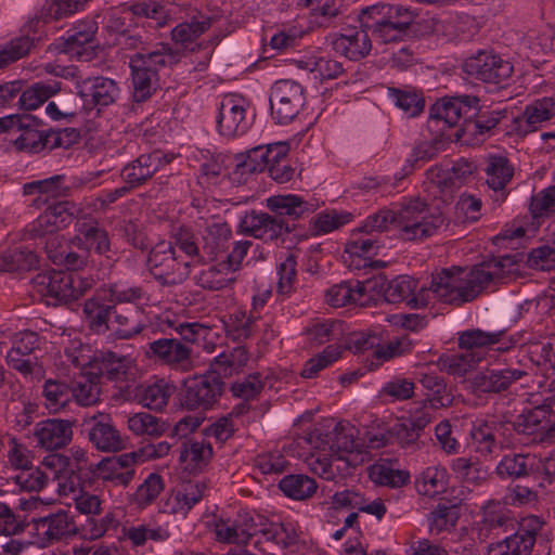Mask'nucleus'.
Segmentation results:
<instances>
[{"label":"nucleus","instance_id":"nucleus-1","mask_svg":"<svg viewBox=\"0 0 555 555\" xmlns=\"http://www.w3.org/2000/svg\"><path fill=\"white\" fill-rule=\"evenodd\" d=\"M514 263L511 256L491 258L474 266L468 272L457 268L442 269L431 275L430 292L435 299L455 307L476 299L496 276L503 274L506 266Z\"/></svg>","mask_w":555,"mask_h":555},{"label":"nucleus","instance_id":"nucleus-2","mask_svg":"<svg viewBox=\"0 0 555 555\" xmlns=\"http://www.w3.org/2000/svg\"><path fill=\"white\" fill-rule=\"evenodd\" d=\"M444 221L438 207L430 208L425 201L416 197L404 201L396 212L379 210L369 216L358 231L369 235L383 232L388 229V224L395 223L402 240L423 241L433 236Z\"/></svg>","mask_w":555,"mask_h":555},{"label":"nucleus","instance_id":"nucleus-3","mask_svg":"<svg viewBox=\"0 0 555 555\" xmlns=\"http://www.w3.org/2000/svg\"><path fill=\"white\" fill-rule=\"evenodd\" d=\"M266 205L275 214L274 216L251 209L242 217L238 224L241 233L264 243L276 242L294 230L285 222L284 216L297 220L312 214L317 208L314 204L304 201L296 194L270 196L266 199Z\"/></svg>","mask_w":555,"mask_h":555},{"label":"nucleus","instance_id":"nucleus-4","mask_svg":"<svg viewBox=\"0 0 555 555\" xmlns=\"http://www.w3.org/2000/svg\"><path fill=\"white\" fill-rule=\"evenodd\" d=\"M480 100L476 95H456L443 99L430 107L431 122H443L448 127H459L455 137L460 139L463 132L470 131L485 135L508 118L506 109H480Z\"/></svg>","mask_w":555,"mask_h":555},{"label":"nucleus","instance_id":"nucleus-5","mask_svg":"<svg viewBox=\"0 0 555 555\" xmlns=\"http://www.w3.org/2000/svg\"><path fill=\"white\" fill-rule=\"evenodd\" d=\"M356 434L357 429L353 426L337 424L327 436V441L322 439V433L319 429H314L300 437L298 443L300 444L302 440L315 449L323 447L324 443L328 444L331 457L323 461L318 460V462L321 466L322 477L332 479L335 472L349 474L350 468L354 467L350 456L354 452H359L361 447Z\"/></svg>","mask_w":555,"mask_h":555},{"label":"nucleus","instance_id":"nucleus-6","mask_svg":"<svg viewBox=\"0 0 555 555\" xmlns=\"http://www.w3.org/2000/svg\"><path fill=\"white\" fill-rule=\"evenodd\" d=\"M95 280L80 273L64 271H47L31 279L35 292L47 299L48 305L68 304L77 300L90 291Z\"/></svg>","mask_w":555,"mask_h":555},{"label":"nucleus","instance_id":"nucleus-7","mask_svg":"<svg viewBox=\"0 0 555 555\" xmlns=\"http://www.w3.org/2000/svg\"><path fill=\"white\" fill-rule=\"evenodd\" d=\"M225 384L216 375L204 373L184 379L180 391L181 405L189 411L212 409L223 395Z\"/></svg>","mask_w":555,"mask_h":555},{"label":"nucleus","instance_id":"nucleus-8","mask_svg":"<svg viewBox=\"0 0 555 555\" xmlns=\"http://www.w3.org/2000/svg\"><path fill=\"white\" fill-rule=\"evenodd\" d=\"M463 72L470 78L486 83H505L514 73L513 64L493 50H479L462 64Z\"/></svg>","mask_w":555,"mask_h":555},{"label":"nucleus","instance_id":"nucleus-9","mask_svg":"<svg viewBox=\"0 0 555 555\" xmlns=\"http://www.w3.org/2000/svg\"><path fill=\"white\" fill-rule=\"evenodd\" d=\"M147 269L153 278L163 286L181 284L188 276V262L176 256L171 242H160L150 251Z\"/></svg>","mask_w":555,"mask_h":555},{"label":"nucleus","instance_id":"nucleus-10","mask_svg":"<svg viewBox=\"0 0 555 555\" xmlns=\"http://www.w3.org/2000/svg\"><path fill=\"white\" fill-rule=\"evenodd\" d=\"M269 101L272 118L278 124H288L306 103L305 89L292 79L278 80L271 88Z\"/></svg>","mask_w":555,"mask_h":555},{"label":"nucleus","instance_id":"nucleus-11","mask_svg":"<svg viewBox=\"0 0 555 555\" xmlns=\"http://www.w3.org/2000/svg\"><path fill=\"white\" fill-rule=\"evenodd\" d=\"M512 427L518 435L532 436L533 442L555 441V413L548 404L524 410L512 422Z\"/></svg>","mask_w":555,"mask_h":555},{"label":"nucleus","instance_id":"nucleus-12","mask_svg":"<svg viewBox=\"0 0 555 555\" xmlns=\"http://www.w3.org/2000/svg\"><path fill=\"white\" fill-rule=\"evenodd\" d=\"M544 521L534 515L524 517L513 533L491 548L492 555H530Z\"/></svg>","mask_w":555,"mask_h":555},{"label":"nucleus","instance_id":"nucleus-13","mask_svg":"<svg viewBox=\"0 0 555 555\" xmlns=\"http://www.w3.org/2000/svg\"><path fill=\"white\" fill-rule=\"evenodd\" d=\"M247 106L248 103L242 95H224L219 103L216 117L218 132L227 138L244 134L249 128L246 118Z\"/></svg>","mask_w":555,"mask_h":555},{"label":"nucleus","instance_id":"nucleus-14","mask_svg":"<svg viewBox=\"0 0 555 555\" xmlns=\"http://www.w3.org/2000/svg\"><path fill=\"white\" fill-rule=\"evenodd\" d=\"M82 431L87 433L89 441L101 451L116 452L124 448V440L106 413H98L86 417Z\"/></svg>","mask_w":555,"mask_h":555},{"label":"nucleus","instance_id":"nucleus-15","mask_svg":"<svg viewBox=\"0 0 555 555\" xmlns=\"http://www.w3.org/2000/svg\"><path fill=\"white\" fill-rule=\"evenodd\" d=\"M172 157L155 150L151 153L139 155L121 169L120 177L130 188H139L158 172L164 166L170 164Z\"/></svg>","mask_w":555,"mask_h":555},{"label":"nucleus","instance_id":"nucleus-16","mask_svg":"<svg viewBox=\"0 0 555 555\" xmlns=\"http://www.w3.org/2000/svg\"><path fill=\"white\" fill-rule=\"evenodd\" d=\"M173 370L188 372L193 367L192 349L178 338H159L149 343L146 352Z\"/></svg>","mask_w":555,"mask_h":555},{"label":"nucleus","instance_id":"nucleus-17","mask_svg":"<svg viewBox=\"0 0 555 555\" xmlns=\"http://www.w3.org/2000/svg\"><path fill=\"white\" fill-rule=\"evenodd\" d=\"M526 375L527 372L520 369H491L476 373L469 384L474 393H501Z\"/></svg>","mask_w":555,"mask_h":555},{"label":"nucleus","instance_id":"nucleus-18","mask_svg":"<svg viewBox=\"0 0 555 555\" xmlns=\"http://www.w3.org/2000/svg\"><path fill=\"white\" fill-rule=\"evenodd\" d=\"M555 116V99L544 96L528 104L524 112L513 118V127L507 133H516L526 137L535 131L540 124L552 119Z\"/></svg>","mask_w":555,"mask_h":555},{"label":"nucleus","instance_id":"nucleus-19","mask_svg":"<svg viewBox=\"0 0 555 555\" xmlns=\"http://www.w3.org/2000/svg\"><path fill=\"white\" fill-rule=\"evenodd\" d=\"M137 456L135 452H131L101 460L93 467L92 482L102 479L117 486H128L134 475L131 466L135 463Z\"/></svg>","mask_w":555,"mask_h":555},{"label":"nucleus","instance_id":"nucleus-20","mask_svg":"<svg viewBox=\"0 0 555 555\" xmlns=\"http://www.w3.org/2000/svg\"><path fill=\"white\" fill-rule=\"evenodd\" d=\"M74 422L62 418H47L34 428L37 444L48 451L65 448L73 439Z\"/></svg>","mask_w":555,"mask_h":555},{"label":"nucleus","instance_id":"nucleus-21","mask_svg":"<svg viewBox=\"0 0 555 555\" xmlns=\"http://www.w3.org/2000/svg\"><path fill=\"white\" fill-rule=\"evenodd\" d=\"M77 234L72 240V244L79 249H83L88 255L90 250L99 255H105L111 249V242L107 231L94 219H83L78 221Z\"/></svg>","mask_w":555,"mask_h":555},{"label":"nucleus","instance_id":"nucleus-22","mask_svg":"<svg viewBox=\"0 0 555 555\" xmlns=\"http://www.w3.org/2000/svg\"><path fill=\"white\" fill-rule=\"evenodd\" d=\"M78 95L94 106L106 107L117 101L120 89L117 82L107 77L87 78L78 85Z\"/></svg>","mask_w":555,"mask_h":555},{"label":"nucleus","instance_id":"nucleus-23","mask_svg":"<svg viewBox=\"0 0 555 555\" xmlns=\"http://www.w3.org/2000/svg\"><path fill=\"white\" fill-rule=\"evenodd\" d=\"M65 176L55 175L47 179L36 180L23 185L24 195H37L30 206L41 208L51 201L59 197L67 196L69 188L64 184Z\"/></svg>","mask_w":555,"mask_h":555},{"label":"nucleus","instance_id":"nucleus-24","mask_svg":"<svg viewBox=\"0 0 555 555\" xmlns=\"http://www.w3.org/2000/svg\"><path fill=\"white\" fill-rule=\"evenodd\" d=\"M332 47L336 53L348 60L359 61L370 54L372 40L366 30L348 29L346 34L334 36Z\"/></svg>","mask_w":555,"mask_h":555},{"label":"nucleus","instance_id":"nucleus-25","mask_svg":"<svg viewBox=\"0 0 555 555\" xmlns=\"http://www.w3.org/2000/svg\"><path fill=\"white\" fill-rule=\"evenodd\" d=\"M94 22H82L74 26L64 37V51L79 59L90 60L94 54Z\"/></svg>","mask_w":555,"mask_h":555},{"label":"nucleus","instance_id":"nucleus-26","mask_svg":"<svg viewBox=\"0 0 555 555\" xmlns=\"http://www.w3.org/2000/svg\"><path fill=\"white\" fill-rule=\"evenodd\" d=\"M70 453V456H65V475L69 489L91 486L95 463L89 461L82 449H72Z\"/></svg>","mask_w":555,"mask_h":555},{"label":"nucleus","instance_id":"nucleus-27","mask_svg":"<svg viewBox=\"0 0 555 555\" xmlns=\"http://www.w3.org/2000/svg\"><path fill=\"white\" fill-rule=\"evenodd\" d=\"M90 374L108 380H122L129 369V359L113 351H99L91 362Z\"/></svg>","mask_w":555,"mask_h":555},{"label":"nucleus","instance_id":"nucleus-28","mask_svg":"<svg viewBox=\"0 0 555 555\" xmlns=\"http://www.w3.org/2000/svg\"><path fill=\"white\" fill-rule=\"evenodd\" d=\"M414 18L413 12L402 5L401 12H396V17L389 18L372 36L385 44L401 42L409 36Z\"/></svg>","mask_w":555,"mask_h":555},{"label":"nucleus","instance_id":"nucleus-29","mask_svg":"<svg viewBox=\"0 0 555 555\" xmlns=\"http://www.w3.org/2000/svg\"><path fill=\"white\" fill-rule=\"evenodd\" d=\"M299 526L297 522L285 519L279 522H270L260 530L264 542H271L280 550L293 551L300 542Z\"/></svg>","mask_w":555,"mask_h":555},{"label":"nucleus","instance_id":"nucleus-30","mask_svg":"<svg viewBox=\"0 0 555 555\" xmlns=\"http://www.w3.org/2000/svg\"><path fill=\"white\" fill-rule=\"evenodd\" d=\"M231 229L227 222H212L205 227L202 233V256L199 261H212L224 249L225 243L231 237Z\"/></svg>","mask_w":555,"mask_h":555},{"label":"nucleus","instance_id":"nucleus-31","mask_svg":"<svg viewBox=\"0 0 555 555\" xmlns=\"http://www.w3.org/2000/svg\"><path fill=\"white\" fill-rule=\"evenodd\" d=\"M44 249L48 258L54 264L66 269L64 272L79 273L78 271L83 269L88 262V254L86 251L79 254L68 247H63L56 236L50 237L46 242Z\"/></svg>","mask_w":555,"mask_h":555},{"label":"nucleus","instance_id":"nucleus-32","mask_svg":"<svg viewBox=\"0 0 555 555\" xmlns=\"http://www.w3.org/2000/svg\"><path fill=\"white\" fill-rule=\"evenodd\" d=\"M182 57L179 49L171 48L168 43H159V49L154 51L137 52L130 56L132 62L139 65L154 69L157 74L160 68L172 67L177 65Z\"/></svg>","mask_w":555,"mask_h":555},{"label":"nucleus","instance_id":"nucleus-33","mask_svg":"<svg viewBox=\"0 0 555 555\" xmlns=\"http://www.w3.org/2000/svg\"><path fill=\"white\" fill-rule=\"evenodd\" d=\"M535 460L530 454H505L495 467L496 475L502 479H520L535 472Z\"/></svg>","mask_w":555,"mask_h":555},{"label":"nucleus","instance_id":"nucleus-34","mask_svg":"<svg viewBox=\"0 0 555 555\" xmlns=\"http://www.w3.org/2000/svg\"><path fill=\"white\" fill-rule=\"evenodd\" d=\"M485 172L488 186L494 192H501L503 201L506 197L505 188L514 176V167L505 156L491 155L487 158Z\"/></svg>","mask_w":555,"mask_h":555},{"label":"nucleus","instance_id":"nucleus-35","mask_svg":"<svg viewBox=\"0 0 555 555\" xmlns=\"http://www.w3.org/2000/svg\"><path fill=\"white\" fill-rule=\"evenodd\" d=\"M175 387L165 379H157L153 384L140 385L135 389V398L150 410L160 411L169 401Z\"/></svg>","mask_w":555,"mask_h":555},{"label":"nucleus","instance_id":"nucleus-36","mask_svg":"<svg viewBox=\"0 0 555 555\" xmlns=\"http://www.w3.org/2000/svg\"><path fill=\"white\" fill-rule=\"evenodd\" d=\"M401 7L400 4L377 2L361 9L358 14L360 28L373 34L389 18H395L396 12H401Z\"/></svg>","mask_w":555,"mask_h":555},{"label":"nucleus","instance_id":"nucleus-37","mask_svg":"<svg viewBox=\"0 0 555 555\" xmlns=\"http://www.w3.org/2000/svg\"><path fill=\"white\" fill-rule=\"evenodd\" d=\"M129 67L132 76L133 101L137 103L145 102L157 89L158 74H156L154 69L143 67L132 62L130 57Z\"/></svg>","mask_w":555,"mask_h":555},{"label":"nucleus","instance_id":"nucleus-38","mask_svg":"<svg viewBox=\"0 0 555 555\" xmlns=\"http://www.w3.org/2000/svg\"><path fill=\"white\" fill-rule=\"evenodd\" d=\"M388 98L400 108L408 117L418 116L425 108V99L422 91L405 86L403 88L389 87L387 89Z\"/></svg>","mask_w":555,"mask_h":555},{"label":"nucleus","instance_id":"nucleus-39","mask_svg":"<svg viewBox=\"0 0 555 555\" xmlns=\"http://www.w3.org/2000/svg\"><path fill=\"white\" fill-rule=\"evenodd\" d=\"M417 281L410 275H399L387 283L385 301L399 304L405 301L410 307H418V297L415 295Z\"/></svg>","mask_w":555,"mask_h":555},{"label":"nucleus","instance_id":"nucleus-40","mask_svg":"<svg viewBox=\"0 0 555 555\" xmlns=\"http://www.w3.org/2000/svg\"><path fill=\"white\" fill-rule=\"evenodd\" d=\"M121 14H131L135 18H146L155 22L156 27H164L168 22V12L160 2L153 0H135L119 7Z\"/></svg>","mask_w":555,"mask_h":555},{"label":"nucleus","instance_id":"nucleus-41","mask_svg":"<svg viewBox=\"0 0 555 555\" xmlns=\"http://www.w3.org/2000/svg\"><path fill=\"white\" fill-rule=\"evenodd\" d=\"M212 24V17L198 13L188 22L178 24L171 30V39L176 43L186 47L205 34Z\"/></svg>","mask_w":555,"mask_h":555},{"label":"nucleus","instance_id":"nucleus-42","mask_svg":"<svg viewBox=\"0 0 555 555\" xmlns=\"http://www.w3.org/2000/svg\"><path fill=\"white\" fill-rule=\"evenodd\" d=\"M212 456V447L204 441H186L181 444L180 462L190 473L201 472Z\"/></svg>","mask_w":555,"mask_h":555},{"label":"nucleus","instance_id":"nucleus-43","mask_svg":"<svg viewBox=\"0 0 555 555\" xmlns=\"http://www.w3.org/2000/svg\"><path fill=\"white\" fill-rule=\"evenodd\" d=\"M61 90L60 81H39L21 91L18 107L24 111L36 109Z\"/></svg>","mask_w":555,"mask_h":555},{"label":"nucleus","instance_id":"nucleus-44","mask_svg":"<svg viewBox=\"0 0 555 555\" xmlns=\"http://www.w3.org/2000/svg\"><path fill=\"white\" fill-rule=\"evenodd\" d=\"M70 384L61 379H47L42 386L44 406L52 413L65 409L73 401Z\"/></svg>","mask_w":555,"mask_h":555},{"label":"nucleus","instance_id":"nucleus-45","mask_svg":"<svg viewBox=\"0 0 555 555\" xmlns=\"http://www.w3.org/2000/svg\"><path fill=\"white\" fill-rule=\"evenodd\" d=\"M450 467L455 477L468 486H479L488 478V469L477 459L456 457Z\"/></svg>","mask_w":555,"mask_h":555},{"label":"nucleus","instance_id":"nucleus-46","mask_svg":"<svg viewBox=\"0 0 555 555\" xmlns=\"http://www.w3.org/2000/svg\"><path fill=\"white\" fill-rule=\"evenodd\" d=\"M279 489L289 499L304 501L311 498L318 485L315 479L304 474H291L279 481Z\"/></svg>","mask_w":555,"mask_h":555},{"label":"nucleus","instance_id":"nucleus-47","mask_svg":"<svg viewBox=\"0 0 555 555\" xmlns=\"http://www.w3.org/2000/svg\"><path fill=\"white\" fill-rule=\"evenodd\" d=\"M425 190L435 197H440L443 203H448L455 190H457L449 171L439 166H434L426 171L424 182Z\"/></svg>","mask_w":555,"mask_h":555},{"label":"nucleus","instance_id":"nucleus-48","mask_svg":"<svg viewBox=\"0 0 555 555\" xmlns=\"http://www.w3.org/2000/svg\"><path fill=\"white\" fill-rule=\"evenodd\" d=\"M143 310L140 307L124 311L114 307L112 314H114L113 324H116L114 334L119 339H130L140 334L144 327L142 323Z\"/></svg>","mask_w":555,"mask_h":555},{"label":"nucleus","instance_id":"nucleus-49","mask_svg":"<svg viewBox=\"0 0 555 555\" xmlns=\"http://www.w3.org/2000/svg\"><path fill=\"white\" fill-rule=\"evenodd\" d=\"M236 278L222 261L202 270L195 278L196 285L208 291H220L233 284Z\"/></svg>","mask_w":555,"mask_h":555},{"label":"nucleus","instance_id":"nucleus-50","mask_svg":"<svg viewBox=\"0 0 555 555\" xmlns=\"http://www.w3.org/2000/svg\"><path fill=\"white\" fill-rule=\"evenodd\" d=\"M416 379L427 390V398L436 405H448L451 403L448 386L444 378L428 367L416 373Z\"/></svg>","mask_w":555,"mask_h":555},{"label":"nucleus","instance_id":"nucleus-51","mask_svg":"<svg viewBox=\"0 0 555 555\" xmlns=\"http://www.w3.org/2000/svg\"><path fill=\"white\" fill-rule=\"evenodd\" d=\"M257 320L258 315H255L253 311L247 314L243 310H235L224 322L227 336L236 341L250 338L256 332Z\"/></svg>","mask_w":555,"mask_h":555},{"label":"nucleus","instance_id":"nucleus-52","mask_svg":"<svg viewBox=\"0 0 555 555\" xmlns=\"http://www.w3.org/2000/svg\"><path fill=\"white\" fill-rule=\"evenodd\" d=\"M114 306L103 304L99 298L92 297L85 301L83 314L89 327L96 334H104L111 330L108 322Z\"/></svg>","mask_w":555,"mask_h":555},{"label":"nucleus","instance_id":"nucleus-53","mask_svg":"<svg viewBox=\"0 0 555 555\" xmlns=\"http://www.w3.org/2000/svg\"><path fill=\"white\" fill-rule=\"evenodd\" d=\"M42 527H47L44 535L49 542L61 540L63 537L76 533V525L68 512L61 509L40 519Z\"/></svg>","mask_w":555,"mask_h":555},{"label":"nucleus","instance_id":"nucleus-54","mask_svg":"<svg viewBox=\"0 0 555 555\" xmlns=\"http://www.w3.org/2000/svg\"><path fill=\"white\" fill-rule=\"evenodd\" d=\"M345 16L341 4L337 0H324L309 14V23L312 27L328 28L335 26Z\"/></svg>","mask_w":555,"mask_h":555},{"label":"nucleus","instance_id":"nucleus-55","mask_svg":"<svg viewBox=\"0 0 555 555\" xmlns=\"http://www.w3.org/2000/svg\"><path fill=\"white\" fill-rule=\"evenodd\" d=\"M413 344L408 337L396 338L386 345L380 343L376 350L373 351L367 367L369 370L377 369L386 361L410 353Z\"/></svg>","mask_w":555,"mask_h":555},{"label":"nucleus","instance_id":"nucleus-56","mask_svg":"<svg viewBox=\"0 0 555 555\" xmlns=\"http://www.w3.org/2000/svg\"><path fill=\"white\" fill-rule=\"evenodd\" d=\"M127 423L128 428L137 436L159 437L168 429L166 422L146 412L131 415Z\"/></svg>","mask_w":555,"mask_h":555},{"label":"nucleus","instance_id":"nucleus-57","mask_svg":"<svg viewBox=\"0 0 555 555\" xmlns=\"http://www.w3.org/2000/svg\"><path fill=\"white\" fill-rule=\"evenodd\" d=\"M505 332V328L494 331H482L479 328L467 330L460 334L459 347L466 350L489 347L499 343Z\"/></svg>","mask_w":555,"mask_h":555},{"label":"nucleus","instance_id":"nucleus-58","mask_svg":"<svg viewBox=\"0 0 555 555\" xmlns=\"http://www.w3.org/2000/svg\"><path fill=\"white\" fill-rule=\"evenodd\" d=\"M35 47V38L28 35L11 39L9 42L0 46V68L26 56Z\"/></svg>","mask_w":555,"mask_h":555},{"label":"nucleus","instance_id":"nucleus-59","mask_svg":"<svg viewBox=\"0 0 555 555\" xmlns=\"http://www.w3.org/2000/svg\"><path fill=\"white\" fill-rule=\"evenodd\" d=\"M460 518L459 507L455 504L439 503L429 514V530L439 534L453 528Z\"/></svg>","mask_w":555,"mask_h":555},{"label":"nucleus","instance_id":"nucleus-60","mask_svg":"<svg viewBox=\"0 0 555 555\" xmlns=\"http://www.w3.org/2000/svg\"><path fill=\"white\" fill-rule=\"evenodd\" d=\"M341 352L343 349L340 346L328 345L323 349L322 352L315 354L314 357L306 361L300 372V376L304 378L315 377L319 374V372H321L322 370L326 369L335 361H337L340 358Z\"/></svg>","mask_w":555,"mask_h":555},{"label":"nucleus","instance_id":"nucleus-61","mask_svg":"<svg viewBox=\"0 0 555 555\" xmlns=\"http://www.w3.org/2000/svg\"><path fill=\"white\" fill-rule=\"evenodd\" d=\"M448 482V473L446 468L439 466H430L416 479L418 491L425 495H435L444 491Z\"/></svg>","mask_w":555,"mask_h":555},{"label":"nucleus","instance_id":"nucleus-62","mask_svg":"<svg viewBox=\"0 0 555 555\" xmlns=\"http://www.w3.org/2000/svg\"><path fill=\"white\" fill-rule=\"evenodd\" d=\"M351 219L349 212H338L335 209L319 212L310 220V229L313 235L330 233Z\"/></svg>","mask_w":555,"mask_h":555},{"label":"nucleus","instance_id":"nucleus-63","mask_svg":"<svg viewBox=\"0 0 555 555\" xmlns=\"http://www.w3.org/2000/svg\"><path fill=\"white\" fill-rule=\"evenodd\" d=\"M528 261L531 267L543 271L555 268V230L547 234L543 245L530 251Z\"/></svg>","mask_w":555,"mask_h":555},{"label":"nucleus","instance_id":"nucleus-64","mask_svg":"<svg viewBox=\"0 0 555 555\" xmlns=\"http://www.w3.org/2000/svg\"><path fill=\"white\" fill-rule=\"evenodd\" d=\"M529 210L534 219L554 216L555 185L547 186L533 194L530 198Z\"/></svg>","mask_w":555,"mask_h":555}]
</instances>
